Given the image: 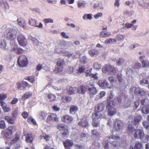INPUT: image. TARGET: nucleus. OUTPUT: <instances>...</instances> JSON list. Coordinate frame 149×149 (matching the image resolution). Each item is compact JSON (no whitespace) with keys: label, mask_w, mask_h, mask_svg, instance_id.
<instances>
[{"label":"nucleus","mask_w":149,"mask_h":149,"mask_svg":"<svg viewBox=\"0 0 149 149\" xmlns=\"http://www.w3.org/2000/svg\"><path fill=\"white\" fill-rule=\"evenodd\" d=\"M102 71L104 73L109 74L111 75H114L117 72L116 68L110 64L106 65L105 66L102 68Z\"/></svg>","instance_id":"obj_4"},{"label":"nucleus","mask_w":149,"mask_h":149,"mask_svg":"<svg viewBox=\"0 0 149 149\" xmlns=\"http://www.w3.org/2000/svg\"><path fill=\"white\" fill-rule=\"evenodd\" d=\"M92 15L91 14H85L83 15V18L84 19H89L91 20L92 19Z\"/></svg>","instance_id":"obj_44"},{"label":"nucleus","mask_w":149,"mask_h":149,"mask_svg":"<svg viewBox=\"0 0 149 149\" xmlns=\"http://www.w3.org/2000/svg\"><path fill=\"white\" fill-rule=\"evenodd\" d=\"M17 22L19 25L25 29L26 28V24L24 20L22 18H18L17 20Z\"/></svg>","instance_id":"obj_20"},{"label":"nucleus","mask_w":149,"mask_h":149,"mask_svg":"<svg viewBox=\"0 0 149 149\" xmlns=\"http://www.w3.org/2000/svg\"><path fill=\"white\" fill-rule=\"evenodd\" d=\"M122 77V75L121 73H119L117 75V78L119 82L120 83L122 82L123 81Z\"/></svg>","instance_id":"obj_53"},{"label":"nucleus","mask_w":149,"mask_h":149,"mask_svg":"<svg viewBox=\"0 0 149 149\" xmlns=\"http://www.w3.org/2000/svg\"><path fill=\"white\" fill-rule=\"evenodd\" d=\"M87 88L83 85H80L77 89L79 93L82 94H85L87 91Z\"/></svg>","instance_id":"obj_21"},{"label":"nucleus","mask_w":149,"mask_h":149,"mask_svg":"<svg viewBox=\"0 0 149 149\" xmlns=\"http://www.w3.org/2000/svg\"><path fill=\"white\" fill-rule=\"evenodd\" d=\"M99 86L102 87H107L109 86V83L105 80H101L98 82Z\"/></svg>","instance_id":"obj_19"},{"label":"nucleus","mask_w":149,"mask_h":149,"mask_svg":"<svg viewBox=\"0 0 149 149\" xmlns=\"http://www.w3.org/2000/svg\"><path fill=\"white\" fill-rule=\"evenodd\" d=\"M87 122H79V124L81 125V126L85 127L87 126L88 124Z\"/></svg>","instance_id":"obj_59"},{"label":"nucleus","mask_w":149,"mask_h":149,"mask_svg":"<svg viewBox=\"0 0 149 149\" xmlns=\"http://www.w3.org/2000/svg\"><path fill=\"white\" fill-rule=\"evenodd\" d=\"M90 86L91 87L89 88L88 89V90L90 92V94L92 95H95L97 93L96 88L94 87V85L93 84H91Z\"/></svg>","instance_id":"obj_17"},{"label":"nucleus","mask_w":149,"mask_h":149,"mask_svg":"<svg viewBox=\"0 0 149 149\" xmlns=\"http://www.w3.org/2000/svg\"><path fill=\"white\" fill-rule=\"evenodd\" d=\"M136 22V20H134L131 22V23H127L125 24V27L129 29L131 28L134 26V24Z\"/></svg>","instance_id":"obj_40"},{"label":"nucleus","mask_w":149,"mask_h":149,"mask_svg":"<svg viewBox=\"0 0 149 149\" xmlns=\"http://www.w3.org/2000/svg\"><path fill=\"white\" fill-rule=\"evenodd\" d=\"M145 56H141L139 57L140 60L141 62L142 67L143 68L148 67L149 66V62L148 60L144 59Z\"/></svg>","instance_id":"obj_14"},{"label":"nucleus","mask_w":149,"mask_h":149,"mask_svg":"<svg viewBox=\"0 0 149 149\" xmlns=\"http://www.w3.org/2000/svg\"><path fill=\"white\" fill-rule=\"evenodd\" d=\"M111 35V33L109 32L101 31L100 33V36L102 38H107Z\"/></svg>","instance_id":"obj_23"},{"label":"nucleus","mask_w":149,"mask_h":149,"mask_svg":"<svg viewBox=\"0 0 149 149\" xmlns=\"http://www.w3.org/2000/svg\"><path fill=\"white\" fill-rule=\"evenodd\" d=\"M130 91L132 93L134 92V94L136 95L141 96H144L146 95V91L139 87H133L131 88Z\"/></svg>","instance_id":"obj_7"},{"label":"nucleus","mask_w":149,"mask_h":149,"mask_svg":"<svg viewBox=\"0 0 149 149\" xmlns=\"http://www.w3.org/2000/svg\"><path fill=\"white\" fill-rule=\"evenodd\" d=\"M93 67L95 69H99L101 68V65L98 63L96 62L93 64Z\"/></svg>","instance_id":"obj_50"},{"label":"nucleus","mask_w":149,"mask_h":149,"mask_svg":"<svg viewBox=\"0 0 149 149\" xmlns=\"http://www.w3.org/2000/svg\"><path fill=\"white\" fill-rule=\"evenodd\" d=\"M75 89L72 86H70L68 89V92L70 95L74 93Z\"/></svg>","instance_id":"obj_39"},{"label":"nucleus","mask_w":149,"mask_h":149,"mask_svg":"<svg viewBox=\"0 0 149 149\" xmlns=\"http://www.w3.org/2000/svg\"><path fill=\"white\" fill-rule=\"evenodd\" d=\"M7 95L6 94H0V100H3L6 98Z\"/></svg>","instance_id":"obj_61"},{"label":"nucleus","mask_w":149,"mask_h":149,"mask_svg":"<svg viewBox=\"0 0 149 149\" xmlns=\"http://www.w3.org/2000/svg\"><path fill=\"white\" fill-rule=\"evenodd\" d=\"M14 127L12 126H10L6 129L3 132V134L5 138L6 139L11 138V136L13 134V132H14L15 130L13 131Z\"/></svg>","instance_id":"obj_9"},{"label":"nucleus","mask_w":149,"mask_h":149,"mask_svg":"<svg viewBox=\"0 0 149 149\" xmlns=\"http://www.w3.org/2000/svg\"><path fill=\"white\" fill-rule=\"evenodd\" d=\"M138 136H139L140 139L143 143H146L149 140V136H145L143 131L142 130H136L134 134V137L136 138L138 137Z\"/></svg>","instance_id":"obj_1"},{"label":"nucleus","mask_w":149,"mask_h":149,"mask_svg":"<svg viewBox=\"0 0 149 149\" xmlns=\"http://www.w3.org/2000/svg\"><path fill=\"white\" fill-rule=\"evenodd\" d=\"M18 100L17 98H14L10 102V104H16L18 102Z\"/></svg>","instance_id":"obj_60"},{"label":"nucleus","mask_w":149,"mask_h":149,"mask_svg":"<svg viewBox=\"0 0 149 149\" xmlns=\"http://www.w3.org/2000/svg\"><path fill=\"white\" fill-rule=\"evenodd\" d=\"M0 104L2 108L5 112H8L10 111V108L7 107L6 105V103L2 100L0 101Z\"/></svg>","instance_id":"obj_16"},{"label":"nucleus","mask_w":149,"mask_h":149,"mask_svg":"<svg viewBox=\"0 0 149 149\" xmlns=\"http://www.w3.org/2000/svg\"><path fill=\"white\" fill-rule=\"evenodd\" d=\"M58 118L57 115L54 113H50L48 115L47 120L49 121H58Z\"/></svg>","instance_id":"obj_15"},{"label":"nucleus","mask_w":149,"mask_h":149,"mask_svg":"<svg viewBox=\"0 0 149 149\" xmlns=\"http://www.w3.org/2000/svg\"><path fill=\"white\" fill-rule=\"evenodd\" d=\"M63 143L65 149H70L73 145V142L71 140L67 139L63 141Z\"/></svg>","instance_id":"obj_13"},{"label":"nucleus","mask_w":149,"mask_h":149,"mask_svg":"<svg viewBox=\"0 0 149 149\" xmlns=\"http://www.w3.org/2000/svg\"><path fill=\"white\" fill-rule=\"evenodd\" d=\"M62 121H72V117L69 115H66L62 117Z\"/></svg>","instance_id":"obj_27"},{"label":"nucleus","mask_w":149,"mask_h":149,"mask_svg":"<svg viewBox=\"0 0 149 149\" xmlns=\"http://www.w3.org/2000/svg\"><path fill=\"white\" fill-rule=\"evenodd\" d=\"M40 137L41 139L43 138L45 141H49L50 139V136L47 135L46 134H43V135H41Z\"/></svg>","instance_id":"obj_41"},{"label":"nucleus","mask_w":149,"mask_h":149,"mask_svg":"<svg viewBox=\"0 0 149 149\" xmlns=\"http://www.w3.org/2000/svg\"><path fill=\"white\" fill-rule=\"evenodd\" d=\"M32 95V93L31 91L26 92L22 97V100H25L26 99L31 97Z\"/></svg>","instance_id":"obj_24"},{"label":"nucleus","mask_w":149,"mask_h":149,"mask_svg":"<svg viewBox=\"0 0 149 149\" xmlns=\"http://www.w3.org/2000/svg\"><path fill=\"white\" fill-rule=\"evenodd\" d=\"M146 107H144L142 108L141 112L143 113L147 114L149 113V108Z\"/></svg>","instance_id":"obj_42"},{"label":"nucleus","mask_w":149,"mask_h":149,"mask_svg":"<svg viewBox=\"0 0 149 149\" xmlns=\"http://www.w3.org/2000/svg\"><path fill=\"white\" fill-rule=\"evenodd\" d=\"M115 104L114 102L111 100L109 102L106 106L107 110L108 115L109 116H112L116 114L117 110L115 107Z\"/></svg>","instance_id":"obj_2"},{"label":"nucleus","mask_w":149,"mask_h":149,"mask_svg":"<svg viewBox=\"0 0 149 149\" xmlns=\"http://www.w3.org/2000/svg\"><path fill=\"white\" fill-rule=\"evenodd\" d=\"M116 40L114 38H108L104 42L105 44H108L112 42H116Z\"/></svg>","instance_id":"obj_45"},{"label":"nucleus","mask_w":149,"mask_h":149,"mask_svg":"<svg viewBox=\"0 0 149 149\" xmlns=\"http://www.w3.org/2000/svg\"><path fill=\"white\" fill-rule=\"evenodd\" d=\"M24 79L28 80L31 83H34L35 81V77L33 75L26 77L24 78Z\"/></svg>","instance_id":"obj_31"},{"label":"nucleus","mask_w":149,"mask_h":149,"mask_svg":"<svg viewBox=\"0 0 149 149\" xmlns=\"http://www.w3.org/2000/svg\"><path fill=\"white\" fill-rule=\"evenodd\" d=\"M102 145L103 146L104 148L105 149H108L109 148V143L105 141L102 143Z\"/></svg>","instance_id":"obj_62"},{"label":"nucleus","mask_w":149,"mask_h":149,"mask_svg":"<svg viewBox=\"0 0 149 149\" xmlns=\"http://www.w3.org/2000/svg\"><path fill=\"white\" fill-rule=\"evenodd\" d=\"M77 5L78 7H84L85 6V3L84 1H78Z\"/></svg>","instance_id":"obj_52"},{"label":"nucleus","mask_w":149,"mask_h":149,"mask_svg":"<svg viewBox=\"0 0 149 149\" xmlns=\"http://www.w3.org/2000/svg\"><path fill=\"white\" fill-rule=\"evenodd\" d=\"M7 43L6 40L4 39H1L0 41V48L2 50L6 49Z\"/></svg>","instance_id":"obj_22"},{"label":"nucleus","mask_w":149,"mask_h":149,"mask_svg":"<svg viewBox=\"0 0 149 149\" xmlns=\"http://www.w3.org/2000/svg\"><path fill=\"white\" fill-rule=\"evenodd\" d=\"M16 31L13 29H10L6 34V38L8 40H14L16 39Z\"/></svg>","instance_id":"obj_10"},{"label":"nucleus","mask_w":149,"mask_h":149,"mask_svg":"<svg viewBox=\"0 0 149 149\" xmlns=\"http://www.w3.org/2000/svg\"><path fill=\"white\" fill-rule=\"evenodd\" d=\"M104 108L103 104L100 103L96 105L95 107V109L97 112H99L103 111Z\"/></svg>","instance_id":"obj_18"},{"label":"nucleus","mask_w":149,"mask_h":149,"mask_svg":"<svg viewBox=\"0 0 149 149\" xmlns=\"http://www.w3.org/2000/svg\"><path fill=\"white\" fill-rule=\"evenodd\" d=\"M17 40L19 45L21 46L25 47L27 45V40L23 34H18Z\"/></svg>","instance_id":"obj_5"},{"label":"nucleus","mask_w":149,"mask_h":149,"mask_svg":"<svg viewBox=\"0 0 149 149\" xmlns=\"http://www.w3.org/2000/svg\"><path fill=\"white\" fill-rule=\"evenodd\" d=\"M142 104L146 107L149 106V100L147 98L144 99L141 101Z\"/></svg>","instance_id":"obj_35"},{"label":"nucleus","mask_w":149,"mask_h":149,"mask_svg":"<svg viewBox=\"0 0 149 149\" xmlns=\"http://www.w3.org/2000/svg\"><path fill=\"white\" fill-rule=\"evenodd\" d=\"M78 109V107L76 106L72 105L70 108V113H75Z\"/></svg>","instance_id":"obj_34"},{"label":"nucleus","mask_w":149,"mask_h":149,"mask_svg":"<svg viewBox=\"0 0 149 149\" xmlns=\"http://www.w3.org/2000/svg\"><path fill=\"white\" fill-rule=\"evenodd\" d=\"M48 97L50 101H54L55 100L56 96L54 95L49 94L48 95Z\"/></svg>","instance_id":"obj_51"},{"label":"nucleus","mask_w":149,"mask_h":149,"mask_svg":"<svg viewBox=\"0 0 149 149\" xmlns=\"http://www.w3.org/2000/svg\"><path fill=\"white\" fill-rule=\"evenodd\" d=\"M21 115L23 118L26 119L28 116L29 113L26 111H24L22 113Z\"/></svg>","instance_id":"obj_56"},{"label":"nucleus","mask_w":149,"mask_h":149,"mask_svg":"<svg viewBox=\"0 0 149 149\" xmlns=\"http://www.w3.org/2000/svg\"><path fill=\"white\" fill-rule=\"evenodd\" d=\"M134 68L137 69H139L142 67L140 63L136 62L132 64Z\"/></svg>","instance_id":"obj_37"},{"label":"nucleus","mask_w":149,"mask_h":149,"mask_svg":"<svg viewBox=\"0 0 149 149\" xmlns=\"http://www.w3.org/2000/svg\"><path fill=\"white\" fill-rule=\"evenodd\" d=\"M142 146V144L140 142H136L134 146L135 149H141Z\"/></svg>","instance_id":"obj_46"},{"label":"nucleus","mask_w":149,"mask_h":149,"mask_svg":"<svg viewBox=\"0 0 149 149\" xmlns=\"http://www.w3.org/2000/svg\"><path fill=\"white\" fill-rule=\"evenodd\" d=\"M142 118L141 115L136 116L134 118V121H140L142 120Z\"/></svg>","instance_id":"obj_58"},{"label":"nucleus","mask_w":149,"mask_h":149,"mask_svg":"<svg viewBox=\"0 0 149 149\" xmlns=\"http://www.w3.org/2000/svg\"><path fill=\"white\" fill-rule=\"evenodd\" d=\"M28 63L29 61L26 56L22 55L18 57L17 63L19 67L21 68L26 67L28 65Z\"/></svg>","instance_id":"obj_3"},{"label":"nucleus","mask_w":149,"mask_h":149,"mask_svg":"<svg viewBox=\"0 0 149 149\" xmlns=\"http://www.w3.org/2000/svg\"><path fill=\"white\" fill-rule=\"evenodd\" d=\"M125 60L122 58H119L116 59L115 61L117 65L118 66H121L125 62Z\"/></svg>","instance_id":"obj_29"},{"label":"nucleus","mask_w":149,"mask_h":149,"mask_svg":"<svg viewBox=\"0 0 149 149\" xmlns=\"http://www.w3.org/2000/svg\"><path fill=\"white\" fill-rule=\"evenodd\" d=\"M65 64V62L63 59L61 58H58L57 59L56 65L64 66Z\"/></svg>","instance_id":"obj_30"},{"label":"nucleus","mask_w":149,"mask_h":149,"mask_svg":"<svg viewBox=\"0 0 149 149\" xmlns=\"http://www.w3.org/2000/svg\"><path fill=\"white\" fill-rule=\"evenodd\" d=\"M47 115V114L46 112L41 111L39 113L38 116L39 118L41 120H45Z\"/></svg>","instance_id":"obj_25"},{"label":"nucleus","mask_w":149,"mask_h":149,"mask_svg":"<svg viewBox=\"0 0 149 149\" xmlns=\"http://www.w3.org/2000/svg\"><path fill=\"white\" fill-rule=\"evenodd\" d=\"M143 124L146 129L149 130V123L148 122H143Z\"/></svg>","instance_id":"obj_57"},{"label":"nucleus","mask_w":149,"mask_h":149,"mask_svg":"<svg viewBox=\"0 0 149 149\" xmlns=\"http://www.w3.org/2000/svg\"><path fill=\"white\" fill-rule=\"evenodd\" d=\"M43 149H54V148L49 145H46L44 147Z\"/></svg>","instance_id":"obj_64"},{"label":"nucleus","mask_w":149,"mask_h":149,"mask_svg":"<svg viewBox=\"0 0 149 149\" xmlns=\"http://www.w3.org/2000/svg\"><path fill=\"white\" fill-rule=\"evenodd\" d=\"M124 38L123 35L121 34L117 35L116 36V39L118 40H121Z\"/></svg>","instance_id":"obj_63"},{"label":"nucleus","mask_w":149,"mask_h":149,"mask_svg":"<svg viewBox=\"0 0 149 149\" xmlns=\"http://www.w3.org/2000/svg\"><path fill=\"white\" fill-rule=\"evenodd\" d=\"M88 53L91 56H93L98 55L99 54V52L96 49H92L90 50Z\"/></svg>","instance_id":"obj_28"},{"label":"nucleus","mask_w":149,"mask_h":149,"mask_svg":"<svg viewBox=\"0 0 149 149\" xmlns=\"http://www.w3.org/2000/svg\"><path fill=\"white\" fill-rule=\"evenodd\" d=\"M114 95L113 91H111L110 92V94L108 97H107V102H109L111 100L113 97Z\"/></svg>","instance_id":"obj_47"},{"label":"nucleus","mask_w":149,"mask_h":149,"mask_svg":"<svg viewBox=\"0 0 149 149\" xmlns=\"http://www.w3.org/2000/svg\"><path fill=\"white\" fill-rule=\"evenodd\" d=\"M17 88L19 90L25 89L26 88H29L31 87V85L26 81H22L21 82H18L16 84Z\"/></svg>","instance_id":"obj_8"},{"label":"nucleus","mask_w":149,"mask_h":149,"mask_svg":"<svg viewBox=\"0 0 149 149\" xmlns=\"http://www.w3.org/2000/svg\"><path fill=\"white\" fill-rule=\"evenodd\" d=\"M108 79L110 83H112L115 82L116 79L113 76H110L108 77Z\"/></svg>","instance_id":"obj_54"},{"label":"nucleus","mask_w":149,"mask_h":149,"mask_svg":"<svg viewBox=\"0 0 149 149\" xmlns=\"http://www.w3.org/2000/svg\"><path fill=\"white\" fill-rule=\"evenodd\" d=\"M28 23L30 25L34 27H36L40 28H42L43 27V25L41 23H40L39 25H38L37 21L34 19H30L28 21Z\"/></svg>","instance_id":"obj_12"},{"label":"nucleus","mask_w":149,"mask_h":149,"mask_svg":"<svg viewBox=\"0 0 149 149\" xmlns=\"http://www.w3.org/2000/svg\"><path fill=\"white\" fill-rule=\"evenodd\" d=\"M135 131L134 128L133 127L131 124L128 125L127 126V132L128 134L130 135L132 134L133 132Z\"/></svg>","instance_id":"obj_26"},{"label":"nucleus","mask_w":149,"mask_h":149,"mask_svg":"<svg viewBox=\"0 0 149 149\" xmlns=\"http://www.w3.org/2000/svg\"><path fill=\"white\" fill-rule=\"evenodd\" d=\"M25 50L21 48H18L17 49V52H16V54H22L24 53Z\"/></svg>","instance_id":"obj_55"},{"label":"nucleus","mask_w":149,"mask_h":149,"mask_svg":"<svg viewBox=\"0 0 149 149\" xmlns=\"http://www.w3.org/2000/svg\"><path fill=\"white\" fill-rule=\"evenodd\" d=\"M149 77H148L146 78H143L142 80H141L140 81V84L141 85L143 83L147 84L149 83Z\"/></svg>","instance_id":"obj_43"},{"label":"nucleus","mask_w":149,"mask_h":149,"mask_svg":"<svg viewBox=\"0 0 149 149\" xmlns=\"http://www.w3.org/2000/svg\"><path fill=\"white\" fill-rule=\"evenodd\" d=\"M61 100L64 102L66 103L72 100V98L70 96H66L62 97Z\"/></svg>","instance_id":"obj_33"},{"label":"nucleus","mask_w":149,"mask_h":149,"mask_svg":"<svg viewBox=\"0 0 149 149\" xmlns=\"http://www.w3.org/2000/svg\"><path fill=\"white\" fill-rule=\"evenodd\" d=\"M92 118L93 121H96L100 118V117L98 115V113L96 112L92 114Z\"/></svg>","instance_id":"obj_36"},{"label":"nucleus","mask_w":149,"mask_h":149,"mask_svg":"<svg viewBox=\"0 0 149 149\" xmlns=\"http://www.w3.org/2000/svg\"><path fill=\"white\" fill-rule=\"evenodd\" d=\"M64 66L60 65H56L55 70L56 71L57 73L62 72Z\"/></svg>","instance_id":"obj_38"},{"label":"nucleus","mask_w":149,"mask_h":149,"mask_svg":"<svg viewBox=\"0 0 149 149\" xmlns=\"http://www.w3.org/2000/svg\"><path fill=\"white\" fill-rule=\"evenodd\" d=\"M43 22L45 24H46L49 23H53L54 21L52 19L49 18L44 19Z\"/></svg>","instance_id":"obj_48"},{"label":"nucleus","mask_w":149,"mask_h":149,"mask_svg":"<svg viewBox=\"0 0 149 149\" xmlns=\"http://www.w3.org/2000/svg\"><path fill=\"white\" fill-rule=\"evenodd\" d=\"M85 70V67L84 65H82L79 67L78 68L77 70V74H80L84 72Z\"/></svg>","instance_id":"obj_32"},{"label":"nucleus","mask_w":149,"mask_h":149,"mask_svg":"<svg viewBox=\"0 0 149 149\" xmlns=\"http://www.w3.org/2000/svg\"><path fill=\"white\" fill-rule=\"evenodd\" d=\"M57 129L60 131H62V135L65 136L69 134V130L68 128V127L64 124H59L56 126Z\"/></svg>","instance_id":"obj_6"},{"label":"nucleus","mask_w":149,"mask_h":149,"mask_svg":"<svg viewBox=\"0 0 149 149\" xmlns=\"http://www.w3.org/2000/svg\"><path fill=\"white\" fill-rule=\"evenodd\" d=\"M24 136L25 137V141L26 143L30 144L33 143L34 137L32 134L29 133L24 134Z\"/></svg>","instance_id":"obj_11"},{"label":"nucleus","mask_w":149,"mask_h":149,"mask_svg":"<svg viewBox=\"0 0 149 149\" xmlns=\"http://www.w3.org/2000/svg\"><path fill=\"white\" fill-rule=\"evenodd\" d=\"M86 56H83L80 59V62L81 63L84 64L86 63Z\"/></svg>","instance_id":"obj_49"}]
</instances>
